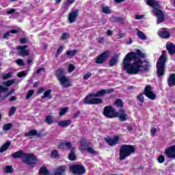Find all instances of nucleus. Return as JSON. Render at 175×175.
Returning <instances> with one entry per match:
<instances>
[{
  "instance_id": "f257e3e1",
  "label": "nucleus",
  "mask_w": 175,
  "mask_h": 175,
  "mask_svg": "<svg viewBox=\"0 0 175 175\" xmlns=\"http://www.w3.org/2000/svg\"><path fill=\"white\" fill-rule=\"evenodd\" d=\"M140 58H146V54L142 53L139 49L136 53L131 52L125 56L123 66L128 75H139V73H144L148 70L150 63L146 60H141Z\"/></svg>"
},
{
  "instance_id": "f03ea898",
  "label": "nucleus",
  "mask_w": 175,
  "mask_h": 175,
  "mask_svg": "<svg viewBox=\"0 0 175 175\" xmlns=\"http://www.w3.org/2000/svg\"><path fill=\"white\" fill-rule=\"evenodd\" d=\"M147 5L153 8L152 13L154 16L157 17V24H161L165 20V15L163 12L159 9H161V5H159V2L155 0H147Z\"/></svg>"
},
{
  "instance_id": "7ed1b4c3",
  "label": "nucleus",
  "mask_w": 175,
  "mask_h": 175,
  "mask_svg": "<svg viewBox=\"0 0 175 175\" xmlns=\"http://www.w3.org/2000/svg\"><path fill=\"white\" fill-rule=\"evenodd\" d=\"M166 61H167L166 53H163L157 64V75L159 77H161L165 75V64H166Z\"/></svg>"
},
{
  "instance_id": "20e7f679",
  "label": "nucleus",
  "mask_w": 175,
  "mask_h": 175,
  "mask_svg": "<svg viewBox=\"0 0 175 175\" xmlns=\"http://www.w3.org/2000/svg\"><path fill=\"white\" fill-rule=\"evenodd\" d=\"M135 152V148L131 145H123L120 150V160L124 161L125 158H128L131 154Z\"/></svg>"
},
{
  "instance_id": "39448f33",
  "label": "nucleus",
  "mask_w": 175,
  "mask_h": 175,
  "mask_svg": "<svg viewBox=\"0 0 175 175\" xmlns=\"http://www.w3.org/2000/svg\"><path fill=\"white\" fill-rule=\"evenodd\" d=\"M94 94L88 95L83 100L86 105H99L102 103V98H94Z\"/></svg>"
},
{
  "instance_id": "423d86ee",
  "label": "nucleus",
  "mask_w": 175,
  "mask_h": 175,
  "mask_svg": "<svg viewBox=\"0 0 175 175\" xmlns=\"http://www.w3.org/2000/svg\"><path fill=\"white\" fill-rule=\"evenodd\" d=\"M103 115L105 117H107V118H115V117H117V112L113 107L108 106L105 107Z\"/></svg>"
},
{
  "instance_id": "0eeeda50",
  "label": "nucleus",
  "mask_w": 175,
  "mask_h": 175,
  "mask_svg": "<svg viewBox=\"0 0 175 175\" xmlns=\"http://www.w3.org/2000/svg\"><path fill=\"white\" fill-rule=\"evenodd\" d=\"M70 170L75 175H82L85 173V169L81 165H71Z\"/></svg>"
},
{
  "instance_id": "6e6552de",
  "label": "nucleus",
  "mask_w": 175,
  "mask_h": 175,
  "mask_svg": "<svg viewBox=\"0 0 175 175\" xmlns=\"http://www.w3.org/2000/svg\"><path fill=\"white\" fill-rule=\"evenodd\" d=\"M23 161L27 165H36V163L38 162V160L36 159V157H35L32 154H25L23 157Z\"/></svg>"
},
{
  "instance_id": "1a4fd4ad",
  "label": "nucleus",
  "mask_w": 175,
  "mask_h": 175,
  "mask_svg": "<svg viewBox=\"0 0 175 175\" xmlns=\"http://www.w3.org/2000/svg\"><path fill=\"white\" fill-rule=\"evenodd\" d=\"M27 45L18 46L16 47L18 54L22 57H28L29 55V50L27 49Z\"/></svg>"
},
{
  "instance_id": "9d476101",
  "label": "nucleus",
  "mask_w": 175,
  "mask_h": 175,
  "mask_svg": "<svg viewBox=\"0 0 175 175\" xmlns=\"http://www.w3.org/2000/svg\"><path fill=\"white\" fill-rule=\"evenodd\" d=\"M145 95L152 100H155L157 98V94L152 92V88L150 85L146 86Z\"/></svg>"
},
{
  "instance_id": "9b49d317",
  "label": "nucleus",
  "mask_w": 175,
  "mask_h": 175,
  "mask_svg": "<svg viewBox=\"0 0 175 175\" xmlns=\"http://www.w3.org/2000/svg\"><path fill=\"white\" fill-rule=\"evenodd\" d=\"M165 154L167 158H171L172 159H175V145L170 146L168 148L165 149Z\"/></svg>"
},
{
  "instance_id": "f8f14e48",
  "label": "nucleus",
  "mask_w": 175,
  "mask_h": 175,
  "mask_svg": "<svg viewBox=\"0 0 175 175\" xmlns=\"http://www.w3.org/2000/svg\"><path fill=\"white\" fill-rule=\"evenodd\" d=\"M110 53L109 51H105L101 53L96 59V64H103L106 59H107Z\"/></svg>"
},
{
  "instance_id": "ddd939ff",
  "label": "nucleus",
  "mask_w": 175,
  "mask_h": 175,
  "mask_svg": "<svg viewBox=\"0 0 175 175\" xmlns=\"http://www.w3.org/2000/svg\"><path fill=\"white\" fill-rule=\"evenodd\" d=\"M59 81L62 87H64V88H68V87H70L71 85L70 79L66 76L59 78Z\"/></svg>"
},
{
  "instance_id": "4468645a",
  "label": "nucleus",
  "mask_w": 175,
  "mask_h": 175,
  "mask_svg": "<svg viewBox=\"0 0 175 175\" xmlns=\"http://www.w3.org/2000/svg\"><path fill=\"white\" fill-rule=\"evenodd\" d=\"M77 16H79L78 10L70 12V14H68V21L70 24H73V23H76V20H77Z\"/></svg>"
},
{
  "instance_id": "2eb2a0df",
  "label": "nucleus",
  "mask_w": 175,
  "mask_h": 175,
  "mask_svg": "<svg viewBox=\"0 0 175 175\" xmlns=\"http://www.w3.org/2000/svg\"><path fill=\"white\" fill-rule=\"evenodd\" d=\"M105 140L109 146H116V144H118V142H120V137L115 135L113 137H107Z\"/></svg>"
},
{
  "instance_id": "dca6fc26",
  "label": "nucleus",
  "mask_w": 175,
  "mask_h": 175,
  "mask_svg": "<svg viewBox=\"0 0 175 175\" xmlns=\"http://www.w3.org/2000/svg\"><path fill=\"white\" fill-rule=\"evenodd\" d=\"M111 92H114V90L113 89L101 90L97 92L96 94H93V96L95 97L103 96V95H106V94H111Z\"/></svg>"
},
{
  "instance_id": "f3484780",
  "label": "nucleus",
  "mask_w": 175,
  "mask_h": 175,
  "mask_svg": "<svg viewBox=\"0 0 175 175\" xmlns=\"http://www.w3.org/2000/svg\"><path fill=\"white\" fill-rule=\"evenodd\" d=\"M117 117L119 118L120 121H126V120H128V114L124 109H121L120 111L117 112Z\"/></svg>"
},
{
  "instance_id": "a211bd4d",
  "label": "nucleus",
  "mask_w": 175,
  "mask_h": 175,
  "mask_svg": "<svg viewBox=\"0 0 175 175\" xmlns=\"http://www.w3.org/2000/svg\"><path fill=\"white\" fill-rule=\"evenodd\" d=\"M60 147H62L63 148L66 147L68 150H70V151H75V150L76 149V147L73 146L70 142H61Z\"/></svg>"
},
{
  "instance_id": "6ab92c4d",
  "label": "nucleus",
  "mask_w": 175,
  "mask_h": 175,
  "mask_svg": "<svg viewBox=\"0 0 175 175\" xmlns=\"http://www.w3.org/2000/svg\"><path fill=\"white\" fill-rule=\"evenodd\" d=\"M158 35L160 38H163V39H166L170 36L169 31H167L166 29H161L158 31Z\"/></svg>"
},
{
  "instance_id": "aec40b11",
  "label": "nucleus",
  "mask_w": 175,
  "mask_h": 175,
  "mask_svg": "<svg viewBox=\"0 0 175 175\" xmlns=\"http://www.w3.org/2000/svg\"><path fill=\"white\" fill-rule=\"evenodd\" d=\"M70 124H72L71 120H61L57 122V125L62 128H66L67 126H69Z\"/></svg>"
},
{
  "instance_id": "412c9836",
  "label": "nucleus",
  "mask_w": 175,
  "mask_h": 175,
  "mask_svg": "<svg viewBox=\"0 0 175 175\" xmlns=\"http://www.w3.org/2000/svg\"><path fill=\"white\" fill-rule=\"evenodd\" d=\"M25 136L26 137H31V136H36L37 137H40V133H38V131L35 129L31 130L29 132L25 133Z\"/></svg>"
},
{
  "instance_id": "4be33fe9",
  "label": "nucleus",
  "mask_w": 175,
  "mask_h": 175,
  "mask_svg": "<svg viewBox=\"0 0 175 175\" xmlns=\"http://www.w3.org/2000/svg\"><path fill=\"white\" fill-rule=\"evenodd\" d=\"M66 170V167L62 165L57 167L55 171V175H64Z\"/></svg>"
},
{
  "instance_id": "5701e85b",
  "label": "nucleus",
  "mask_w": 175,
  "mask_h": 175,
  "mask_svg": "<svg viewBox=\"0 0 175 175\" xmlns=\"http://www.w3.org/2000/svg\"><path fill=\"white\" fill-rule=\"evenodd\" d=\"M169 87H174L175 85V74L172 73L170 75V77L167 80Z\"/></svg>"
},
{
  "instance_id": "b1692460",
  "label": "nucleus",
  "mask_w": 175,
  "mask_h": 175,
  "mask_svg": "<svg viewBox=\"0 0 175 175\" xmlns=\"http://www.w3.org/2000/svg\"><path fill=\"white\" fill-rule=\"evenodd\" d=\"M166 49L170 54L173 55L175 53V45L173 43H169L166 45Z\"/></svg>"
},
{
  "instance_id": "393cba45",
  "label": "nucleus",
  "mask_w": 175,
  "mask_h": 175,
  "mask_svg": "<svg viewBox=\"0 0 175 175\" xmlns=\"http://www.w3.org/2000/svg\"><path fill=\"white\" fill-rule=\"evenodd\" d=\"M25 155L23 150H19L12 154V158H22L23 161H24V157H25Z\"/></svg>"
},
{
  "instance_id": "a878e982",
  "label": "nucleus",
  "mask_w": 175,
  "mask_h": 175,
  "mask_svg": "<svg viewBox=\"0 0 175 175\" xmlns=\"http://www.w3.org/2000/svg\"><path fill=\"white\" fill-rule=\"evenodd\" d=\"M81 146L79 147V149L81 151H85V149L87 148V141L85 139H81L80 141Z\"/></svg>"
},
{
  "instance_id": "bb28decb",
  "label": "nucleus",
  "mask_w": 175,
  "mask_h": 175,
  "mask_svg": "<svg viewBox=\"0 0 175 175\" xmlns=\"http://www.w3.org/2000/svg\"><path fill=\"white\" fill-rule=\"evenodd\" d=\"M117 62H118V55H116L114 57H111L109 61L110 66H114V65H117Z\"/></svg>"
},
{
  "instance_id": "cd10ccee",
  "label": "nucleus",
  "mask_w": 175,
  "mask_h": 175,
  "mask_svg": "<svg viewBox=\"0 0 175 175\" xmlns=\"http://www.w3.org/2000/svg\"><path fill=\"white\" fill-rule=\"evenodd\" d=\"M10 147V142H7L0 148V152H3L7 150L8 148Z\"/></svg>"
},
{
  "instance_id": "c85d7f7f",
  "label": "nucleus",
  "mask_w": 175,
  "mask_h": 175,
  "mask_svg": "<svg viewBox=\"0 0 175 175\" xmlns=\"http://www.w3.org/2000/svg\"><path fill=\"white\" fill-rule=\"evenodd\" d=\"M102 12L105 13V14H111V9L110 8V7L103 5Z\"/></svg>"
},
{
  "instance_id": "c756f323",
  "label": "nucleus",
  "mask_w": 175,
  "mask_h": 175,
  "mask_svg": "<svg viewBox=\"0 0 175 175\" xmlns=\"http://www.w3.org/2000/svg\"><path fill=\"white\" fill-rule=\"evenodd\" d=\"M92 155H96L98 154V152H96L92 147L88 146L85 148V150Z\"/></svg>"
},
{
  "instance_id": "7c9ffc66",
  "label": "nucleus",
  "mask_w": 175,
  "mask_h": 175,
  "mask_svg": "<svg viewBox=\"0 0 175 175\" xmlns=\"http://www.w3.org/2000/svg\"><path fill=\"white\" fill-rule=\"evenodd\" d=\"M77 53H79V51L72 50V51H67L66 54H67L68 57H69L70 58H72V57H75V55H76V54H77Z\"/></svg>"
},
{
  "instance_id": "2f4dec72",
  "label": "nucleus",
  "mask_w": 175,
  "mask_h": 175,
  "mask_svg": "<svg viewBox=\"0 0 175 175\" xmlns=\"http://www.w3.org/2000/svg\"><path fill=\"white\" fill-rule=\"evenodd\" d=\"M56 76L58 79V80H59V79H61V77H64L65 76L64 75V70L62 68H59L56 71Z\"/></svg>"
},
{
  "instance_id": "473e14b6",
  "label": "nucleus",
  "mask_w": 175,
  "mask_h": 175,
  "mask_svg": "<svg viewBox=\"0 0 175 175\" xmlns=\"http://www.w3.org/2000/svg\"><path fill=\"white\" fill-rule=\"evenodd\" d=\"M46 122L49 125H51L54 123V116H48L46 117Z\"/></svg>"
},
{
  "instance_id": "72a5a7b5",
  "label": "nucleus",
  "mask_w": 175,
  "mask_h": 175,
  "mask_svg": "<svg viewBox=\"0 0 175 175\" xmlns=\"http://www.w3.org/2000/svg\"><path fill=\"white\" fill-rule=\"evenodd\" d=\"M137 35L138 38H139V39H141L142 40H146V39H147L146 34H144V33H143L140 30L137 31Z\"/></svg>"
},
{
  "instance_id": "f704fd0d",
  "label": "nucleus",
  "mask_w": 175,
  "mask_h": 175,
  "mask_svg": "<svg viewBox=\"0 0 175 175\" xmlns=\"http://www.w3.org/2000/svg\"><path fill=\"white\" fill-rule=\"evenodd\" d=\"M42 98H47L48 99H51V91L50 90L45 91Z\"/></svg>"
},
{
  "instance_id": "c9c22d12",
  "label": "nucleus",
  "mask_w": 175,
  "mask_h": 175,
  "mask_svg": "<svg viewBox=\"0 0 175 175\" xmlns=\"http://www.w3.org/2000/svg\"><path fill=\"white\" fill-rule=\"evenodd\" d=\"M114 106H116V107H122V106H124L123 103H122V100H121V99H117L114 103H113Z\"/></svg>"
},
{
  "instance_id": "e433bc0d",
  "label": "nucleus",
  "mask_w": 175,
  "mask_h": 175,
  "mask_svg": "<svg viewBox=\"0 0 175 175\" xmlns=\"http://www.w3.org/2000/svg\"><path fill=\"white\" fill-rule=\"evenodd\" d=\"M68 110H69V108H68V107L62 108V109H60L59 115L60 116V117H62V116H65V114H66V113H68Z\"/></svg>"
},
{
  "instance_id": "4c0bfd02",
  "label": "nucleus",
  "mask_w": 175,
  "mask_h": 175,
  "mask_svg": "<svg viewBox=\"0 0 175 175\" xmlns=\"http://www.w3.org/2000/svg\"><path fill=\"white\" fill-rule=\"evenodd\" d=\"M40 174L47 175L49 174V171L46 167H42L40 169Z\"/></svg>"
},
{
  "instance_id": "58836bf2",
  "label": "nucleus",
  "mask_w": 175,
  "mask_h": 175,
  "mask_svg": "<svg viewBox=\"0 0 175 175\" xmlns=\"http://www.w3.org/2000/svg\"><path fill=\"white\" fill-rule=\"evenodd\" d=\"M68 158L70 161H76V154H75V152L73 150H71L68 155Z\"/></svg>"
},
{
  "instance_id": "ea45409f",
  "label": "nucleus",
  "mask_w": 175,
  "mask_h": 175,
  "mask_svg": "<svg viewBox=\"0 0 175 175\" xmlns=\"http://www.w3.org/2000/svg\"><path fill=\"white\" fill-rule=\"evenodd\" d=\"M5 173H13V167L12 165H7L4 170Z\"/></svg>"
},
{
  "instance_id": "a19ab883",
  "label": "nucleus",
  "mask_w": 175,
  "mask_h": 175,
  "mask_svg": "<svg viewBox=\"0 0 175 175\" xmlns=\"http://www.w3.org/2000/svg\"><path fill=\"white\" fill-rule=\"evenodd\" d=\"M16 110H17V108H16V107H12L10 109L9 116L12 117V116L14 115V113H16Z\"/></svg>"
},
{
  "instance_id": "79ce46f5",
  "label": "nucleus",
  "mask_w": 175,
  "mask_h": 175,
  "mask_svg": "<svg viewBox=\"0 0 175 175\" xmlns=\"http://www.w3.org/2000/svg\"><path fill=\"white\" fill-rule=\"evenodd\" d=\"M12 126H13V124H12V123L5 124L3 125V129L4 131H9V129H10Z\"/></svg>"
},
{
  "instance_id": "37998d69",
  "label": "nucleus",
  "mask_w": 175,
  "mask_h": 175,
  "mask_svg": "<svg viewBox=\"0 0 175 175\" xmlns=\"http://www.w3.org/2000/svg\"><path fill=\"white\" fill-rule=\"evenodd\" d=\"M157 161L159 163H163V162H165V156L162 154L159 155L157 158Z\"/></svg>"
},
{
  "instance_id": "c03bdc74",
  "label": "nucleus",
  "mask_w": 175,
  "mask_h": 175,
  "mask_svg": "<svg viewBox=\"0 0 175 175\" xmlns=\"http://www.w3.org/2000/svg\"><path fill=\"white\" fill-rule=\"evenodd\" d=\"M51 158H58V151L57 150H54L51 152Z\"/></svg>"
},
{
  "instance_id": "a18cd8bd",
  "label": "nucleus",
  "mask_w": 175,
  "mask_h": 175,
  "mask_svg": "<svg viewBox=\"0 0 175 175\" xmlns=\"http://www.w3.org/2000/svg\"><path fill=\"white\" fill-rule=\"evenodd\" d=\"M16 62L17 65H19L20 66H24V61L21 59H18L16 60Z\"/></svg>"
},
{
  "instance_id": "49530a36",
  "label": "nucleus",
  "mask_w": 175,
  "mask_h": 175,
  "mask_svg": "<svg viewBox=\"0 0 175 175\" xmlns=\"http://www.w3.org/2000/svg\"><path fill=\"white\" fill-rule=\"evenodd\" d=\"M68 38H69V33H63L62 37H61V39L62 40H65L68 39Z\"/></svg>"
},
{
  "instance_id": "de8ad7c7",
  "label": "nucleus",
  "mask_w": 175,
  "mask_h": 175,
  "mask_svg": "<svg viewBox=\"0 0 175 175\" xmlns=\"http://www.w3.org/2000/svg\"><path fill=\"white\" fill-rule=\"evenodd\" d=\"M62 50H64V48L62 46H59V49H57V51L55 54V57H59V54L62 53Z\"/></svg>"
},
{
  "instance_id": "09e8293b",
  "label": "nucleus",
  "mask_w": 175,
  "mask_h": 175,
  "mask_svg": "<svg viewBox=\"0 0 175 175\" xmlns=\"http://www.w3.org/2000/svg\"><path fill=\"white\" fill-rule=\"evenodd\" d=\"M32 95H33V90H29L26 96V99H29Z\"/></svg>"
},
{
  "instance_id": "8fccbe9b",
  "label": "nucleus",
  "mask_w": 175,
  "mask_h": 175,
  "mask_svg": "<svg viewBox=\"0 0 175 175\" xmlns=\"http://www.w3.org/2000/svg\"><path fill=\"white\" fill-rule=\"evenodd\" d=\"M14 80H10V81H7L6 82H5V85L7 87H10V85H12V84H14Z\"/></svg>"
},
{
  "instance_id": "3c124183",
  "label": "nucleus",
  "mask_w": 175,
  "mask_h": 175,
  "mask_svg": "<svg viewBox=\"0 0 175 175\" xmlns=\"http://www.w3.org/2000/svg\"><path fill=\"white\" fill-rule=\"evenodd\" d=\"M91 76H92V73L88 72L86 75L83 76V80H88V79H90Z\"/></svg>"
},
{
  "instance_id": "603ef678",
  "label": "nucleus",
  "mask_w": 175,
  "mask_h": 175,
  "mask_svg": "<svg viewBox=\"0 0 175 175\" xmlns=\"http://www.w3.org/2000/svg\"><path fill=\"white\" fill-rule=\"evenodd\" d=\"M75 69V67L73 64H70L68 66V72L72 73L73 72V70Z\"/></svg>"
},
{
  "instance_id": "864d4df0",
  "label": "nucleus",
  "mask_w": 175,
  "mask_h": 175,
  "mask_svg": "<svg viewBox=\"0 0 175 175\" xmlns=\"http://www.w3.org/2000/svg\"><path fill=\"white\" fill-rule=\"evenodd\" d=\"M10 77H12V72H8V74L3 75V79L4 80H6Z\"/></svg>"
},
{
  "instance_id": "5fc2aeb1",
  "label": "nucleus",
  "mask_w": 175,
  "mask_h": 175,
  "mask_svg": "<svg viewBox=\"0 0 175 175\" xmlns=\"http://www.w3.org/2000/svg\"><path fill=\"white\" fill-rule=\"evenodd\" d=\"M18 77H24V76H27V73L25 71L21 72L18 73Z\"/></svg>"
},
{
  "instance_id": "6e6d98bb",
  "label": "nucleus",
  "mask_w": 175,
  "mask_h": 175,
  "mask_svg": "<svg viewBox=\"0 0 175 175\" xmlns=\"http://www.w3.org/2000/svg\"><path fill=\"white\" fill-rule=\"evenodd\" d=\"M137 98L140 102L144 101V96H143V94H139L137 96Z\"/></svg>"
},
{
  "instance_id": "4d7b16f0",
  "label": "nucleus",
  "mask_w": 175,
  "mask_h": 175,
  "mask_svg": "<svg viewBox=\"0 0 175 175\" xmlns=\"http://www.w3.org/2000/svg\"><path fill=\"white\" fill-rule=\"evenodd\" d=\"M8 88H3L0 85V94H1V92H6V91H8Z\"/></svg>"
},
{
  "instance_id": "13d9d810",
  "label": "nucleus",
  "mask_w": 175,
  "mask_h": 175,
  "mask_svg": "<svg viewBox=\"0 0 175 175\" xmlns=\"http://www.w3.org/2000/svg\"><path fill=\"white\" fill-rule=\"evenodd\" d=\"M20 42L22 44H25V43H27V39L26 38H21Z\"/></svg>"
},
{
  "instance_id": "bf43d9fd",
  "label": "nucleus",
  "mask_w": 175,
  "mask_h": 175,
  "mask_svg": "<svg viewBox=\"0 0 175 175\" xmlns=\"http://www.w3.org/2000/svg\"><path fill=\"white\" fill-rule=\"evenodd\" d=\"M14 12H16V10H14V9H11V10H9L7 12V13H8V14H12L14 13Z\"/></svg>"
},
{
  "instance_id": "052dcab7",
  "label": "nucleus",
  "mask_w": 175,
  "mask_h": 175,
  "mask_svg": "<svg viewBox=\"0 0 175 175\" xmlns=\"http://www.w3.org/2000/svg\"><path fill=\"white\" fill-rule=\"evenodd\" d=\"M150 133L152 135H155V133H157V129H155V128L152 129L150 131Z\"/></svg>"
},
{
  "instance_id": "680f3d73",
  "label": "nucleus",
  "mask_w": 175,
  "mask_h": 175,
  "mask_svg": "<svg viewBox=\"0 0 175 175\" xmlns=\"http://www.w3.org/2000/svg\"><path fill=\"white\" fill-rule=\"evenodd\" d=\"M144 16L143 15H136L135 18L136 20H142Z\"/></svg>"
},
{
  "instance_id": "e2e57ef3",
  "label": "nucleus",
  "mask_w": 175,
  "mask_h": 175,
  "mask_svg": "<svg viewBox=\"0 0 175 175\" xmlns=\"http://www.w3.org/2000/svg\"><path fill=\"white\" fill-rule=\"evenodd\" d=\"M9 36H10V32L8 31L7 33H5L3 36V38H5V39L9 38Z\"/></svg>"
},
{
  "instance_id": "0e129e2a",
  "label": "nucleus",
  "mask_w": 175,
  "mask_h": 175,
  "mask_svg": "<svg viewBox=\"0 0 175 175\" xmlns=\"http://www.w3.org/2000/svg\"><path fill=\"white\" fill-rule=\"evenodd\" d=\"M107 35L108 36H111L113 35V31H111V30H107Z\"/></svg>"
},
{
  "instance_id": "69168bd1",
  "label": "nucleus",
  "mask_w": 175,
  "mask_h": 175,
  "mask_svg": "<svg viewBox=\"0 0 175 175\" xmlns=\"http://www.w3.org/2000/svg\"><path fill=\"white\" fill-rule=\"evenodd\" d=\"M41 72H44V68H41L38 69L37 70V74L39 75V74H40Z\"/></svg>"
},
{
  "instance_id": "338daca9",
  "label": "nucleus",
  "mask_w": 175,
  "mask_h": 175,
  "mask_svg": "<svg viewBox=\"0 0 175 175\" xmlns=\"http://www.w3.org/2000/svg\"><path fill=\"white\" fill-rule=\"evenodd\" d=\"M16 99H17V97H16V96H12L10 98V102H13V101H14V100H16Z\"/></svg>"
},
{
  "instance_id": "774afa93",
  "label": "nucleus",
  "mask_w": 175,
  "mask_h": 175,
  "mask_svg": "<svg viewBox=\"0 0 175 175\" xmlns=\"http://www.w3.org/2000/svg\"><path fill=\"white\" fill-rule=\"evenodd\" d=\"M79 114H81L80 111H77V113H75L74 114V118H77V117L79 116Z\"/></svg>"
}]
</instances>
